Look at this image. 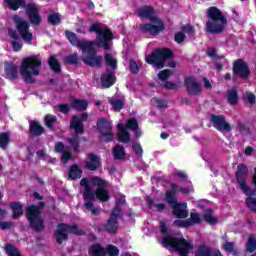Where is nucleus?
<instances>
[{
	"instance_id": "1",
	"label": "nucleus",
	"mask_w": 256,
	"mask_h": 256,
	"mask_svg": "<svg viewBox=\"0 0 256 256\" xmlns=\"http://www.w3.org/2000/svg\"><path fill=\"white\" fill-rule=\"evenodd\" d=\"M90 33H96L95 41L79 40L77 35L73 32L66 31L68 41L74 47L82 51V61L85 65L90 67H99L103 63V56H97L95 45L102 47V49H111V41L113 40V33L105 24L94 23L89 28Z\"/></svg>"
},
{
	"instance_id": "2",
	"label": "nucleus",
	"mask_w": 256,
	"mask_h": 256,
	"mask_svg": "<svg viewBox=\"0 0 256 256\" xmlns=\"http://www.w3.org/2000/svg\"><path fill=\"white\" fill-rule=\"evenodd\" d=\"M81 187L84 188V206L92 215H99V207L93 206L95 196L99 201H107L109 199V192L107 191V182L99 177H92L90 180L83 178L80 182Z\"/></svg>"
},
{
	"instance_id": "3",
	"label": "nucleus",
	"mask_w": 256,
	"mask_h": 256,
	"mask_svg": "<svg viewBox=\"0 0 256 256\" xmlns=\"http://www.w3.org/2000/svg\"><path fill=\"white\" fill-rule=\"evenodd\" d=\"M193 191V184L191 181H187V187H180L175 183L170 184V190L166 191V203L170 204V207L173 209V213L178 219H185L187 215H189V211L187 210V203H177V198L175 195L177 193H183V195H187Z\"/></svg>"
},
{
	"instance_id": "4",
	"label": "nucleus",
	"mask_w": 256,
	"mask_h": 256,
	"mask_svg": "<svg viewBox=\"0 0 256 256\" xmlns=\"http://www.w3.org/2000/svg\"><path fill=\"white\" fill-rule=\"evenodd\" d=\"M136 15L141 19H150L151 24H140L138 29L142 33H149L150 35H157L160 31H163L164 25L161 19L155 16V9L151 6L138 7Z\"/></svg>"
},
{
	"instance_id": "5",
	"label": "nucleus",
	"mask_w": 256,
	"mask_h": 256,
	"mask_svg": "<svg viewBox=\"0 0 256 256\" xmlns=\"http://www.w3.org/2000/svg\"><path fill=\"white\" fill-rule=\"evenodd\" d=\"M160 230L162 235H164L160 240V243L163 247H166V249H175L180 256H188L189 253L193 251V245L187 242L185 238L176 239L169 236V233L167 232V224L165 222H160Z\"/></svg>"
},
{
	"instance_id": "6",
	"label": "nucleus",
	"mask_w": 256,
	"mask_h": 256,
	"mask_svg": "<svg viewBox=\"0 0 256 256\" xmlns=\"http://www.w3.org/2000/svg\"><path fill=\"white\" fill-rule=\"evenodd\" d=\"M172 59L173 52L168 48L156 49L151 55L145 57L146 63L152 65L154 69H163L165 65L172 68L175 67V62ZM167 61H169L168 64Z\"/></svg>"
},
{
	"instance_id": "7",
	"label": "nucleus",
	"mask_w": 256,
	"mask_h": 256,
	"mask_svg": "<svg viewBox=\"0 0 256 256\" xmlns=\"http://www.w3.org/2000/svg\"><path fill=\"white\" fill-rule=\"evenodd\" d=\"M41 71V58L39 56H30L22 61L20 75L27 83H35L33 77H37Z\"/></svg>"
},
{
	"instance_id": "8",
	"label": "nucleus",
	"mask_w": 256,
	"mask_h": 256,
	"mask_svg": "<svg viewBox=\"0 0 256 256\" xmlns=\"http://www.w3.org/2000/svg\"><path fill=\"white\" fill-rule=\"evenodd\" d=\"M208 20L206 22V29L209 33H221L225 29L227 19L217 7H211L207 11Z\"/></svg>"
},
{
	"instance_id": "9",
	"label": "nucleus",
	"mask_w": 256,
	"mask_h": 256,
	"mask_svg": "<svg viewBox=\"0 0 256 256\" xmlns=\"http://www.w3.org/2000/svg\"><path fill=\"white\" fill-rule=\"evenodd\" d=\"M127 129H130L131 131H135L136 137H141V130H139V123L137 122V120H135V118H132L127 121L126 126L123 123L118 124L117 137L120 143H129V141H131V135L129 134Z\"/></svg>"
},
{
	"instance_id": "10",
	"label": "nucleus",
	"mask_w": 256,
	"mask_h": 256,
	"mask_svg": "<svg viewBox=\"0 0 256 256\" xmlns=\"http://www.w3.org/2000/svg\"><path fill=\"white\" fill-rule=\"evenodd\" d=\"M43 202H40L38 206L32 205L26 209V217L30 223V226L35 231H41L43 229V218H41V210L43 209Z\"/></svg>"
},
{
	"instance_id": "11",
	"label": "nucleus",
	"mask_w": 256,
	"mask_h": 256,
	"mask_svg": "<svg viewBox=\"0 0 256 256\" xmlns=\"http://www.w3.org/2000/svg\"><path fill=\"white\" fill-rule=\"evenodd\" d=\"M106 64L108 65L107 72L102 75L101 82L102 85L106 88L111 87L115 84V69H117V59L111 54L105 55Z\"/></svg>"
},
{
	"instance_id": "12",
	"label": "nucleus",
	"mask_w": 256,
	"mask_h": 256,
	"mask_svg": "<svg viewBox=\"0 0 256 256\" xmlns=\"http://www.w3.org/2000/svg\"><path fill=\"white\" fill-rule=\"evenodd\" d=\"M125 205V197L121 196L119 199L116 200V207L113 209L110 219L106 224V231L108 233H115L117 229H119V224L117 223V219L121 217V207Z\"/></svg>"
},
{
	"instance_id": "13",
	"label": "nucleus",
	"mask_w": 256,
	"mask_h": 256,
	"mask_svg": "<svg viewBox=\"0 0 256 256\" xmlns=\"http://www.w3.org/2000/svg\"><path fill=\"white\" fill-rule=\"evenodd\" d=\"M13 21L24 43H28V45H31V42L33 41V33L29 31V22L17 15L13 17Z\"/></svg>"
},
{
	"instance_id": "14",
	"label": "nucleus",
	"mask_w": 256,
	"mask_h": 256,
	"mask_svg": "<svg viewBox=\"0 0 256 256\" xmlns=\"http://www.w3.org/2000/svg\"><path fill=\"white\" fill-rule=\"evenodd\" d=\"M68 233H73L74 235H83L85 232L79 230L77 226H69L67 224H59L57 230L55 231V237L57 243L61 244L63 241H67Z\"/></svg>"
},
{
	"instance_id": "15",
	"label": "nucleus",
	"mask_w": 256,
	"mask_h": 256,
	"mask_svg": "<svg viewBox=\"0 0 256 256\" xmlns=\"http://www.w3.org/2000/svg\"><path fill=\"white\" fill-rule=\"evenodd\" d=\"M247 165L239 164L236 172V179L240 189L243 191L245 195H255V191L251 190L249 186H247V173H248Z\"/></svg>"
},
{
	"instance_id": "16",
	"label": "nucleus",
	"mask_w": 256,
	"mask_h": 256,
	"mask_svg": "<svg viewBox=\"0 0 256 256\" xmlns=\"http://www.w3.org/2000/svg\"><path fill=\"white\" fill-rule=\"evenodd\" d=\"M105 253L109 256H119V248H117V246L108 245L105 249L101 244H94L89 250L90 256H105Z\"/></svg>"
},
{
	"instance_id": "17",
	"label": "nucleus",
	"mask_w": 256,
	"mask_h": 256,
	"mask_svg": "<svg viewBox=\"0 0 256 256\" xmlns=\"http://www.w3.org/2000/svg\"><path fill=\"white\" fill-rule=\"evenodd\" d=\"M97 127L104 141H113V127L111 126V122L101 118L98 120Z\"/></svg>"
},
{
	"instance_id": "18",
	"label": "nucleus",
	"mask_w": 256,
	"mask_h": 256,
	"mask_svg": "<svg viewBox=\"0 0 256 256\" xmlns=\"http://www.w3.org/2000/svg\"><path fill=\"white\" fill-rule=\"evenodd\" d=\"M26 14L29 18L31 25H41V15H39V7H37L36 4H27Z\"/></svg>"
},
{
	"instance_id": "19",
	"label": "nucleus",
	"mask_w": 256,
	"mask_h": 256,
	"mask_svg": "<svg viewBox=\"0 0 256 256\" xmlns=\"http://www.w3.org/2000/svg\"><path fill=\"white\" fill-rule=\"evenodd\" d=\"M211 122L213 123V126L215 127V129H217V131H231V125L227 123L222 115H212Z\"/></svg>"
},
{
	"instance_id": "20",
	"label": "nucleus",
	"mask_w": 256,
	"mask_h": 256,
	"mask_svg": "<svg viewBox=\"0 0 256 256\" xmlns=\"http://www.w3.org/2000/svg\"><path fill=\"white\" fill-rule=\"evenodd\" d=\"M83 121H87V114L73 116V118H72L70 127H71V129H74V131L77 135H79V133H83V131H84Z\"/></svg>"
},
{
	"instance_id": "21",
	"label": "nucleus",
	"mask_w": 256,
	"mask_h": 256,
	"mask_svg": "<svg viewBox=\"0 0 256 256\" xmlns=\"http://www.w3.org/2000/svg\"><path fill=\"white\" fill-rule=\"evenodd\" d=\"M199 223H201V216L197 213H191L190 219L174 221V225L177 227H191V225H199Z\"/></svg>"
},
{
	"instance_id": "22",
	"label": "nucleus",
	"mask_w": 256,
	"mask_h": 256,
	"mask_svg": "<svg viewBox=\"0 0 256 256\" xmlns=\"http://www.w3.org/2000/svg\"><path fill=\"white\" fill-rule=\"evenodd\" d=\"M185 87L190 95H198L201 92V84L191 76L185 79Z\"/></svg>"
},
{
	"instance_id": "23",
	"label": "nucleus",
	"mask_w": 256,
	"mask_h": 256,
	"mask_svg": "<svg viewBox=\"0 0 256 256\" xmlns=\"http://www.w3.org/2000/svg\"><path fill=\"white\" fill-rule=\"evenodd\" d=\"M234 73L239 77H249V67L243 60H238L234 63Z\"/></svg>"
},
{
	"instance_id": "24",
	"label": "nucleus",
	"mask_w": 256,
	"mask_h": 256,
	"mask_svg": "<svg viewBox=\"0 0 256 256\" xmlns=\"http://www.w3.org/2000/svg\"><path fill=\"white\" fill-rule=\"evenodd\" d=\"M101 165V162L99 161V157L95 154H90L88 156V159L86 161V167L90 171H95L99 166Z\"/></svg>"
},
{
	"instance_id": "25",
	"label": "nucleus",
	"mask_w": 256,
	"mask_h": 256,
	"mask_svg": "<svg viewBox=\"0 0 256 256\" xmlns=\"http://www.w3.org/2000/svg\"><path fill=\"white\" fill-rule=\"evenodd\" d=\"M5 75L8 79H15L17 77V65L13 62H6Z\"/></svg>"
},
{
	"instance_id": "26",
	"label": "nucleus",
	"mask_w": 256,
	"mask_h": 256,
	"mask_svg": "<svg viewBox=\"0 0 256 256\" xmlns=\"http://www.w3.org/2000/svg\"><path fill=\"white\" fill-rule=\"evenodd\" d=\"M146 203L151 211H163L165 209V204L157 203L155 200L151 199V197L146 199Z\"/></svg>"
},
{
	"instance_id": "27",
	"label": "nucleus",
	"mask_w": 256,
	"mask_h": 256,
	"mask_svg": "<svg viewBox=\"0 0 256 256\" xmlns=\"http://www.w3.org/2000/svg\"><path fill=\"white\" fill-rule=\"evenodd\" d=\"M203 219L206 221V223H209V225H217V218L213 216V210L211 209L204 211Z\"/></svg>"
},
{
	"instance_id": "28",
	"label": "nucleus",
	"mask_w": 256,
	"mask_h": 256,
	"mask_svg": "<svg viewBox=\"0 0 256 256\" xmlns=\"http://www.w3.org/2000/svg\"><path fill=\"white\" fill-rule=\"evenodd\" d=\"M227 99H228V102L230 103V105H237V101H238L239 97L237 96L236 88H232V89L228 90Z\"/></svg>"
},
{
	"instance_id": "29",
	"label": "nucleus",
	"mask_w": 256,
	"mask_h": 256,
	"mask_svg": "<svg viewBox=\"0 0 256 256\" xmlns=\"http://www.w3.org/2000/svg\"><path fill=\"white\" fill-rule=\"evenodd\" d=\"M11 209L13 211V219H19L23 215V206L19 203L11 204Z\"/></svg>"
},
{
	"instance_id": "30",
	"label": "nucleus",
	"mask_w": 256,
	"mask_h": 256,
	"mask_svg": "<svg viewBox=\"0 0 256 256\" xmlns=\"http://www.w3.org/2000/svg\"><path fill=\"white\" fill-rule=\"evenodd\" d=\"M30 132L32 133V135H41L43 133V127L39 125V122L31 121Z\"/></svg>"
},
{
	"instance_id": "31",
	"label": "nucleus",
	"mask_w": 256,
	"mask_h": 256,
	"mask_svg": "<svg viewBox=\"0 0 256 256\" xmlns=\"http://www.w3.org/2000/svg\"><path fill=\"white\" fill-rule=\"evenodd\" d=\"M48 63L54 73H59V71H61V64H59V60H57L55 56H51Z\"/></svg>"
},
{
	"instance_id": "32",
	"label": "nucleus",
	"mask_w": 256,
	"mask_h": 256,
	"mask_svg": "<svg viewBox=\"0 0 256 256\" xmlns=\"http://www.w3.org/2000/svg\"><path fill=\"white\" fill-rule=\"evenodd\" d=\"M81 169L79 168V166L74 165L70 168L69 173H68V177L69 179H79V177H81Z\"/></svg>"
},
{
	"instance_id": "33",
	"label": "nucleus",
	"mask_w": 256,
	"mask_h": 256,
	"mask_svg": "<svg viewBox=\"0 0 256 256\" xmlns=\"http://www.w3.org/2000/svg\"><path fill=\"white\" fill-rule=\"evenodd\" d=\"M88 103L85 100H74L72 103V107L77 111H85L88 107Z\"/></svg>"
},
{
	"instance_id": "34",
	"label": "nucleus",
	"mask_w": 256,
	"mask_h": 256,
	"mask_svg": "<svg viewBox=\"0 0 256 256\" xmlns=\"http://www.w3.org/2000/svg\"><path fill=\"white\" fill-rule=\"evenodd\" d=\"M113 155L116 159H125V148L120 145H116L113 149Z\"/></svg>"
},
{
	"instance_id": "35",
	"label": "nucleus",
	"mask_w": 256,
	"mask_h": 256,
	"mask_svg": "<svg viewBox=\"0 0 256 256\" xmlns=\"http://www.w3.org/2000/svg\"><path fill=\"white\" fill-rule=\"evenodd\" d=\"M6 3L10 9L17 11L21 5H24L25 0H6Z\"/></svg>"
},
{
	"instance_id": "36",
	"label": "nucleus",
	"mask_w": 256,
	"mask_h": 256,
	"mask_svg": "<svg viewBox=\"0 0 256 256\" xmlns=\"http://www.w3.org/2000/svg\"><path fill=\"white\" fill-rule=\"evenodd\" d=\"M10 135L9 133H0V149H7L9 145Z\"/></svg>"
},
{
	"instance_id": "37",
	"label": "nucleus",
	"mask_w": 256,
	"mask_h": 256,
	"mask_svg": "<svg viewBox=\"0 0 256 256\" xmlns=\"http://www.w3.org/2000/svg\"><path fill=\"white\" fill-rule=\"evenodd\" d=\"M246 251L253 253L256 251V238L255 236H249L248 242L246 244Z\"/></svg>"
},
{
	"instance_id": "38",
	"label": "nucleus",
	"mask_w": 256,
	"mask_h": 256,
	"mask_svg": "<svg viewBox=\"0 0 256 256\" xmlns=\"http://www.w3.org/2000/svg\"><path fill=\"white\" fill-rule=\"evenodd\" d=\"M110 105H112V109L114 111H121V109H123V105H125V103L123 102V100L112 98L110 100Z\"/></svg>"
},
{
	"instance_id": "39",
	"label": "nucleus",
	"mask_w": 256,
	"mask_h": 256,
	"mask_svg": "<svg viewBox=\"0 0 256 256\" xmlns=\"http://www.w3.org/2000/svg\"><path fill=\"white\" fill-rule=\"evenodd\" d=\"M48 22L51 25H59L61 23V15L59 13H52L48 16Z\"/></svg>"
},
{
	"instance_id": "40",
	"label": "nucleus",
	"mask_w": 256,
	"mask_h": 256,
	"mask_svg": "<svg viewBox=\"0 0 256 256\" xmlns=\"http://www.w3.org/2000/svg\"><path fill=\"white\" fill-rule=\"evenodd\" d=\"M195 256H211V249L207 246H200Z\"/></svg>"
},
{
	"instance_id": "41",
	"label": "nucleus",
	"mask_w": 256,
	"mask_h": 256,
	"mask_svg": "<svg viewBox=\"0 0 256 256\" xmlns=\"http://www.w3.org/2000/svg\"><path fill=\"white\" fill-rule=\"evenodd\" d=\"M251 196V197H250ZM249 198L246 200V205L251 211H256V198L253 195H248Z\"/></svg>"
},
{
	"instance_id": "42",
	"label": "nucleus",
	"mask_w": 256,
	"mask_h": 256,
	"mask_svg": "<svg viewBox=\"0 0 256 256\" xmlns=\"http://www.w3.org/2000/svg\"><path fill=\"white\" fill-rule=\"evenodd\" d=\"M171 75H173V71L163 70L158 74V79H160V81H166L171 77Z\"/></svg>"
},
{
	"instance_id": "43",
	"label": "nucleus",
	"mask_w": 256,
	"mask_h": 256,
	"mask_svg": "<svg viewBox=\"0 0 256 256\" xmlns=\"http://www.w3.org/2000/svg\"><path fill=\"white\" fill-rule=\"evenodd\" d=\"M132 150L138 157H143V148L141 147L140 143L138 142L133 143Z\"/></svg>"
},
{
	"instance_id": "44",
	"label": "nucleus",
	"mask_w": 256,
	"mask_h": 256,
	"mask_svg": "<svg viewBox=\"0 0 256 256\" xmlns=\"http://www.w3.org/2000/svg\"><path fill=\"white\" fill-rule=\"evenodd\" d=\"M66 61L70 65H77L79 63V56H77V54H72L66 58Z\"/></svg>"
},
{
	"instance_id": "45",
	"label": "nucleus",
	"mask_w": 256,
	"mask_h": 256,
	"mask_svg": "<svg viewBox=\"0 0 256 256\" xmlns=\"http://www.w3.org/2000/svg\"><path fill=\"white\" fill-rule=\"evenodd\" d=\"M57 121V117L53 115H46L45 117V123L48 127H53V124Z\"/></svg>"
},
{
	"instance_id": "46",
	"label": "nucleus",
	"mask_w": 256,
	"mask_h": 256,
	"mask_svg": "<svg viewBox=\"0 0 256 256\" xmlns=\"http://www.w3.org/2000/svg\"><path fill=\"white\" fill-rule=\"evenodd\" d=\"M141 65L140 62H135L133 60H130V71L132 73H139V66Z\"/></svg>"
},
{
	"instance_id": "47",
	"label": "nucleus",
	"mask_w": 256,
	"mask_h": 256,
	"mask_svg": "<svg viewBox=\"0 0 256 256\" xmlns=\"http://www.w3.org/2000/svg\"><path fill=\"white\" fill-rule=\"evenodd\" d=\"M223 249L225 251H227L228 253H233V255H235V246L233 245V243L231 242H226L224 245H223Z\"/></svg>"
},
{
	"instance_id": "48",
	"label": "nucleus",
	"mask_w": 256,
	"mask_h": 256,
	"mask_svg": "<svg viewBox=\"0 0 256 256\" xmlns=\"http://www.w3.org/2000/svg\"><path fill=\"white\" fill-rule=\"evenodd\" d=\"M69 143L75 149V151H77V149L79 147V137L74 136V137L70 138Z\"/></svg>"
},
{
	"instance_id": "49",
	"label": "nucleus",
	"mask_w": 256,
	"mask_h": 256,
	"mask_svg": "<svg viewBox=\"0 0 256 256\" xmlns=\"http://www.w3.org/2000/svg\"><path fill=\"white\" fill-rule=\"evenodd\" d=\"M244 98L246 99V101H248V103H250V105H253V103H255V94L251 92H246Z\"/></svg>"
},
{
	"instance_id": "50",
	"label": "nucleus",
	"mask_w": 256,
	"mask_h": 256,
	"mask_svg": "<svg viewBox=\"0 0 256 256\" xmlns=\"http://www.w3.org/2000/svg\"><path fill=\"white\" fill-rule=\"evenodd\" d=\"M164 87H165V89H173V90H175V89H179V87H181V83H172V82H166L165 84H164Z\"/></svg>"
},
{
	"instance_id": "51",
	"label": "nucleus",
	"mask_w": 256,
	"mask_h": 256,
	"mask_svg": "<svg viewBox=\"0 0 256 256\" xmlns=\"http://www.w3.org/2000/svg\"><path fill=\"white\" fill-rule=\"evenodd\" d=\"M73 160V157L71 156V152H64L61 156L62 163H67V161Z\"/></svg>"
},
{
	"instance_id": "52",
	"label": "nucleus",
	"mask_w": 256,
	"mask_h": 256,
	"mask_svg": "<svg viewBox=\"0 0 256 256\" xmlns=\"http://www.w3.org/2000/svg\"><path fill=\"white\" fill-rule=\"evenodd\" d=\"M152 101L153 103H156L157 107H160L161 109H163V107H167V102L165 100L154 98Z\"/></svg>"
},
{
	"instance_id": "53",
	"label": "nucleus",
	"mask_w": 256,
	"mask_h": 256,
	"mask_svg": "<svg viewBox=\"0 0 256 256\" xmlns=\"http://www.w3.org/2000/svg\"><path fill=\"white\" fill-rule=\"evenodd\" d=\"M12 49H13V51H21V49H23V43H21L19 41H13Z\"/></svg>"
},
{
	"instance_id": "54",
	"label": "nucleus",
	"mask_w": 256,
	"mask_h": 256,
	"mask_svg": "<svg viewBox=\"0 0 256 256\" xmlns=\"http://www.w3.org/2000/svg\"><path fill=\"white\" fill-rule=\"evenodd\" d=\"M184 39H185V34L183 32L176 33L175 35L176 43H183Z\"/></svg>"
},
{
	"instance_id": "55",
	"label": "nucleus",
	"mask_w": 256,
	"mask_h": 256,
	"mask_svg": "<svg viewBox=\"0 0 256 256\" xmlns=\"http://www.w3.org/2000/svg\"><path fill=\"white\" fill-rule=\"evenodd\" d=\"M57 107H58V111H60V113H69V105L59 104Z\"/></svg>"
},
{
	"instance_id": "56",
	"label": "nucleus",
	"mask_w": 256,
	"mask_h": 256,
	"mask_svg": "<svg viewBox=\"0 0 256 256\" xmlns=\"http://www.w3.org/2000/svg\"><path fill=\"white\" fill-rule=\"evenodd\" d=\"M37 156L39 157V159H43L44 161H49V156H47V154L45 153V150H39L37 152Z\"/></svg>"
},
{
	"instance_id": "57",
	"label": "nucleus",
	"mask_w": 256,
	"mask_h": 256,
	"mask_svg": "<svg viewBox=\"0 0 256 256\" xmlns=\"http://www.w3.org/2000/svg\"><path fill=\"white\" fill-rule=\"evenodd\" d=\"M55 151L56 153H63V151H65V145L62 142H58L55 145Z\"/></svg>"
},
{
	"instance_id": "58",
	"label": "nucleus",
	"mask_w": 256,
	"mask_h": 256,
	"mask_svg": "<svg viewBox=\"0 0 256 256\" xmlns=\"http://www.w3.org/2000/svg\"><path fill=\"white\" fill-rule=\"evenodd\" d=\"M183 33H187L188 35H193V26L186 25L182 27Z\"/></svg>"
},
{
	"instance_id": "59",
	"label": "nucleus",
	"mask_w": 256,
	"mask_h": 256,
	"mask_svg": "<svg viewBox=\"0 0 256 256\" xmlns=\"http://www.w3.org/2000/svg\"><path fill=\"white\" fill-rule=\"evenodd\" d=\"M13 226V223L11 222H0V229H11V227Z\"/></svg>"
},
{
	"instance_id": "60",
	"label": "nucleus",
	"mask_w": 256,
	"mask_h": 256,
	"mask_svg": "<svg viewBox=\"0 0 256 256\" xmlns=\"http://www.w3.org/2000/svg\"><path fill=\"white\" fill-rule=\"evenodd\" d=\"M207 55L208 57H210L211 59H215V57H217V51L214 48H210L207 51Z\"/></svg>"
},
{
	"instance_id": "61",
	"label": "nucleus",
	"mask_w": 256,
	"mask_h": 256,
	"mask_svg": "<svg viewBox=\"0 0 256 256\" xmlns=\"http://www.w3.org/2000/svg\"><path fill=\"white\" fill-rule=\"evenodd\" d=\"M245 155H253V147L248 146L244 151Z\"/></svg>"
},
{
	"instance_id": "62",
	"label": "nucleus",
	"mask_w": 256,
	"mask_h": 256,
	"mask_svg": "<svg viewBox=\"0 0 256 256\" xmlns=\"http://www.w3.org/2000/svg\"><path fill=\"white\" fill-rule=\"evenodd\" d=\"M177 177H179L180 179H187V174H185V172H178L176 173Z\"/></svg>"
},
{
	"instance_id": "63",
	"label": "nucleus",
	"mask_w": 256,
	"mask_h": 256,
	"mask_svg": "<svg viewBox=\"0 0 256 256\" xmlns=\"http://www.w3.org/2000/svg\"><path fill=\"white\" fill-rule=\"evenodd\" d=\"M204 87L205 89H211V82H209L207 79H204Z\"/></svg>"
},
{
	"instance_id": "64",
	"label": "nucleus",
	"mask_w": 256,
	"mask_h": 256,
	"mask_svg": "<svg viewBox=\"0 0 256 256\" xmlns=\"http://www.w3.org/2000/svg\"><path fill=\"white\" fill-rule=\"evenodd\" d=\"M9 35L12 37V39H19V36H17V34L12 30H9Z\"/></svg>"
}]
</instances>
